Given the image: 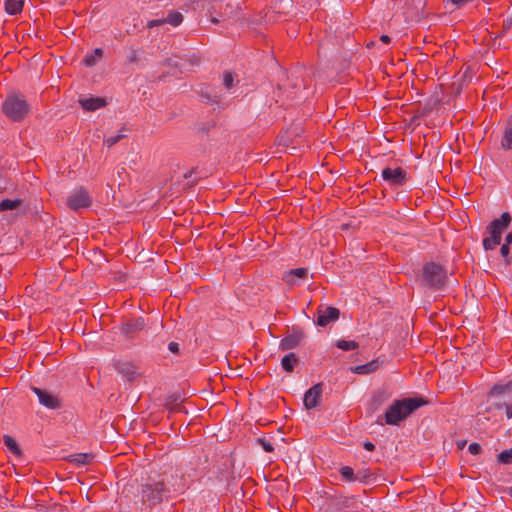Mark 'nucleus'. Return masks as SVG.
Returning a JSON list of instances; mask_svg holds the SVG:
<instances>
[{
    "label": "nucleus",
    "mask_w": 512,
    "mask_h": 512,
    "mask_svg": "<svg viewBox=\"0 0 512 512\" xmlns=\"http://www.w3.org/2000/svg\"><path fill=\"white\" fill-rule=\"evenodd\" d=\"M364 448L367 450V451H373L375 449V445L371 442H366L364 444Z\"/></svg>",
    "instance_id": "a19ab883"
},
{
    "label": "nucleus",
    "mask_w": 512,
    "mask_h": 512,
    "mask_svg": "<svg viewBox=\"0 0 512 512\" xmlns=\"http://www.w3.org/2000/svg\"><path fill=\"white\" fill-rule=\"evenodd\" d=\"M102 56L103 50L101 48H96L93 53L85 56L84 62L87 66H93L102 58Z\"/></svg>",
    "instance_id": "b1692460"
},
{
    "label": "nucleus",
    "mask_w": 512,
    "mask_h": 512,
    "mask_svg": "<svg viewBox=\"0 0 512 512\" xmlns=\"http://www.w3.org/2000/svg\"><path fill=\"white\" fill-rule=\"evenodd\" d=\"M468 450L471 454L477 455L481 452V446L478 443H471Z\"/></svg>",
    "instance_id": "c9c22d12"
},
{
    "label": "nucleus",
    "mask_w": 512,
    "mask_h": 512,
    "mask_svg": "<svg viewBox=\"0 0 512 512\" xmlns=\"http://www.w3.org/2000/svg\"><path fill=\"white\" fill-rule=\"evenodd\" d=\"M93 459L92 454L88 453H77L68 457L69 462L76 464L77 466H84L89 464Z\"/></svg>",
    "instance_id": "aec40b11"
},
{
    "label": "nucleus",
    "mask_w": 512,
    "mask_h": 512,
    "mask_svg": "<svg viewBox=\"0 0 512 512\" xmlns=\"http://www.w3.org/2000/svg\"><path fill=\"white\" fill-rule=\"evenodd\" d=\"M117 371L125 377L128 381H135L140 373L138 372V368L130 363V362H121L116 365Z\"/></svg>",
    "instance_id": "f8f14e48"
},
{
    "label": "nucleus",
    "mask_w": 512,
    "mask_h": 512,
    "mask_svg": "<svg viewBox=\"0 0 512 512\" xmlns=\"http://www.w3.org/2000/svg\"><path fill=\"white\" fill-rule=\"evenodd\" d=\"M509 388L508 385H495L493 386V388L491 389V394L492 395H500L502 393H504L507 389Z\"/></svg>",
    "instance_id": "f704fd0d"
},
{
    "label": "nucleus",
    "mask_w": 512,
    "mask_h": 512,
    "mask_svg": "<svg viewBox=\"0 0 512 512\" xmlns=\"http://www.w3.org/2000/svg\"><path fill=\"white\" fill-rule=\"evenodd\" d=\"M323 393V384L317 383L305 392L304 405L306 409H314L318 406Z\"/></svg>",
    "instance_id": "1a4fd4ad"
},
{
    "label": "nucleus",
    "mask_w": 512,
    "mask_h": 512,
    "mask_svg": "<svg viewBox=\"0 0 512 512\" xmlns=\"http://www.w3.org/2000/svg\"><path fill=\"white\" fill-rule=\"evenodd\" d=\"M380 41H382L384 44H389L391 41V38L388 35H382L380 37Z\"/></svg>",
    "instance_id": "79ce46f5"
},
{
    "label": "nucleus",
    "mask_w": 512,
    "mask_h": 512,
    "mask_svg": "<svg viewBox=\"0 0 512 512\" xmlns=\"http://www.w3.org/2000/svg\"><path fill=\"white\" fill-rule=\"evenodd\" d=\"M1 108L3 114L13 122L24 120L30 112V105L24 96L16 93L8 94Z\"/></svg>",
    "instance_id": "f03ea898"
},
{
    "label": "nucleus",
    "mask_w": 512,
    "mask_h": 512,
    "mask_svg": "<svg viewBox=\"0 0 512 512\" xmlns=\"http://www.w3.org/2000/svg\"><path fill=\"white\" fill-rule=\"evenodd\" d=\"M308 275V270L306 268H296L287 272L283 280L289 285H298L297 279H305Z\"/></svg>",
    "instance_id": "4468645a"
},
{
    "label": "nucleus",
    "mask_w": 512,
    "mask_h": 512,
    "mask_svg": "<svg viewBox=\"0 0 512 512\" xmlns=\"http://www.w3.org/2000/svg\"><path fill=\"white\" fill-rule=\"evenodd\" d=\"M32 391L38 396L40 404L46 408L59 409L62 406L61 400L54 394L38 387H32Z\"/></svg>",
    "instance_id": "6e6552de"
},
{
    "label": "nucleus",
    "mask_w": 512,
    "mask_h": 512,
    "mask_svg": "<svg viewBox=\"0 0 512 512\" xmlns=\"http://www.w3.org/2000/svg\"><path fill=\"white\" fill-rule=\"evenodd\" d=\"M169 490L166 488L163 482H154L146 484L142 488V499L143 501H152L154 503L162 500Z\"/></svg>",
    "instance_id": "20e7f679"
},
{
    "label": "nucleus",
    "mask_w": 512,
    "mask_h": 512,
    "mask_svg": "<svg viewBox=\"0 0 512 512\" xmlns=\"http://www.w3.org/2000/svg\"><path fill=\"white\" fill-rule=\"evenodd\" d=\"M336 346L337 348L343 351H350L357 349L359 347V344L354 340L341 339L336 342Z\"/></svg>",
    "instance_id": "bb28decb"
},
{
    "label": "nucleus",
    "mask_w": 512,
    "mask_h": 512,
    "mask_svg": "<svg viewBox=\"0 0 512 512\" xmlns=\"http://www.w3.org/2000/svg\"><path fill=\"white\" fill-rule=\"evenodd\" d=\"M509 245L503 244L500 249L501 255L506 258L509 255Z\"/></svg>",
    "instance_id": "4c0bfd02"
},
{
    "label": "nucleus",
    "mask_w": 512,
    "mask_h": 512,
    "mask_svg": "<svg viewBox=\"0 0 512 512\" xmlns=\"http://www.w3.org/2000/svg\"><path fill=\"white\" fill-rule=\"evenodd\" d=\"M24 6V0H6L5 11L10 15L19 14Z\"/></svg>",
    "instance_id": "412c9836"
},
{
    "label": "nucleus",
    "mask_w": 512,
    "mask_h": 512,
    "mask_svg": "<svg viewBox=\"0 0 512 512\" xmlns=\"http://www.w3.org/2000/svg\"><path fill=\"white\" fill-rule=\"evenodd\" d=\"M506 416L508 419L512 418V402L506 405Z\"/></svg>",
    "instance_id": "ea45409f"
},
{
    "label": "nucleus",
    "mask_w": 512,
    "mask_h": 512,
    "mask_svg": "<svg viewBox=\"0 0 512 512\" xmlns=\"http://www.w3.org/2000/svg\"><path fill=\"white\" fill-rule=\"evenodd\" d=\"M299 359L295 353H289L285 355L281 360V366L284 371L291 373L295 366L298 364Z\"/></svg>",
    "instance_id": "dca6fc26"
},
{
    "label": "nucleus",
    "mask_w": 512,
    "mask_h": 512,
    "mask_svg": "<svg viewBox=\"0 0 512 512\" xmlns=\"http://www.w3.org/2000/svg\"><path fill=\"white\" fill-rule=\"evenodd\" d=\"M67 206L72 210L87 208L91 205V197L83 188L74 190L67 198Z\"/></svg>",
    "instance_id": "423d86ee"
},
{
    "label": "nucleus",
    "mask_w": 512,
    "mask_h": 512,
    "mask_svg": "<svg viewBox=\"0 0 512 512\" xmlns=\"http://www.w3.org/2000/svg\"><path fill=\"white\" fill-rule=\"evenodd\" d=\"M378 368H379L378 360H372L369 363L353 367V368H351V370L353 373L363 375V374H369L371 372H374Z\"/></svg>",
    "instance_id": "f3484780"
},
{
    "label": "nucleus",
    "mask_w": 512,
    "mask_h": 512,
    "mask_svg": "<svg viewBox=\"0 0 512 512\" xmlns=\"http://www.w3.org/2000/svg\"><path fill=\"white\" fill-rule=\"evenodd\" d=\"M165 23H169L172 26H178L183 21V16L177 11H171L166 18Z\"/></svg>",
    "instance_id": "cd10ccee"
},
{
    "label": "nucleus",
    "mask_w": 512,
    "mask_h": 512,
    "mask_svg": "<svg viewBox=\"0 0 512 512\" xmlns=\"http://www.w3.org/2000/svg\"><path fill=\"white\" fill-rule=\"evenodd\" d=\"M123 137H124V135H122V134L110 136L104 140V144H106L108 147H112L113 145L118 143Z\"/></svg>",
    "instance_id": "473e14b6"
},
{
    "label": "nucleus",
    "mask_w": 512,
    "mask_h": 512,
    "mask_svg": "<svg viewBox=\"0 0 512 512\" xmlns=\"http://www.w3.org/2000/svg\"><path fill=\"white\" fill-rule=\"evenodd\" d=\"M181 403H182V399H181L180 395H178V394H173V395H171V396L167 399L166 407H167V409H169L171 412H176V411H179L180 406H181Z\"/></svg>",
    "instance_id": "5701e85b"
},
{
    "label": "nucleus",
    "mask_w": 512,
    "mask_h": 512,
    "mask_svg": "<svg viewBox=\"0 0 512 512\" xmlns=\"http://www.w3.org/2000/svg\"><path fill=\"white\" fill-rule=\"evenodd\" d=\"M382 178L389 183L390 186H403L409 179L407 172L401 167H386L382 170Z\"/></svg>",
    "instance_id": "39448f33"
},
{
    "label": "nucleus",
    "mask_w": 512,
    "mask_h": 512,
    "mask_svg": "<svg viewBox=\"0 0 512 512\" xmlns=\"http://www.w3.org/2000/svg\"><path fill=\"white\" fill-rule=\"evenodd\" d=\"M144 326H145L144 319L140 317V318L128 320L121 326L120 329H121V333L126 338L131 339V338H134L138 332L143 330Z\"/></svg>",
    "instance_id": "9b49d317"
},
{
    "label": "nucleus",
    "mask_w": 512,
    "mask_h": 512,
    "mask_svg": "<svg viewBox=\"0 0 512 512\" xmlns=\"http://www.w3.org/2000/svg\"><path fill=\"white\" fill-rule=\"evenodd\" d=\"M212 22L217 23V19H216V18H213V19H212Z\"/></svg>",
    "instance_id": "49530a36"
},
{
    "label": "nucleus",
    "mask_w": 512,
    "mask_h": 512,
    "mask_svg": "<svg viewBox=\"0 0 512 512\" xmlns=\"http://www.w3.org/2000/svg\"><path fill=\"white\" fill-rule=\"evenodd\" d=\"M79 103L84 110L89 112L96 111L107 105L106 99L102 97L80 98Z\"/></svg>",
    "instance_id": "ddd939ff"
},
{
    "label": "nucleus",
    "mask_w": 512,
    "mask_h": 512,
    "mask_svg": "<svg viewBox=\"0 0 512 512\" xmlns=\"http://www.w3.org/2000/svg\"><path fill=\"white\" fill-rule=\"evenodd\" d=\"M389 398V395L385 391H377L371 399V409L373 411L379 409Z\"/></svg>",
    "instance_id": "4be33fe9"
},
{
    "label": "nucleus",
    "mask_w": 512,
    "mask_h": 512,
    "mask_svg": "<svg viewBox=\"0 0 512 512\" xmlns=\"http://www.w3.org/2000/svg\"><path fill=\"white\" fill-rule=\"evenodd\" d=\"M355 478L356 482L358 481L365 484L376 480L375 473H373L369 468H362L357 470V472H355Z\"/></svg>",
    "instance_id": "a211bd4d"
},
{
    "label": "nucleus",
    "mask_w": 512,
    "mask_h": 512,
    "mask_svg": "<svg viewBox=\"0 0 512 512\" xmlns=\"http://www.w3.org/2000/svg\"><path fill=\"white\" fill-rule=\"evenodd\" d=\"M223 83H224V86L227 89H230V88L233 87V85H234V77H233L232 73L225 72L224 78H223Z\"/></svg>",
    "instance_id": "72a5a7b5"
},
{
    "label": "nucleus",
    "mask_w": 512,
    "mask_h": 512,
    "mask_svg": "<svg viewBox=\"0 0 512 512\" xmlns=\"http://www.w3.org/2000/svg\"><path fill=\"white\" fill-rule=\"evenodd\" d=\"M509 494L512 496V487L509 489Z\"/></svg>",
    "instance_id": "a18cd8bd"
},
{
    "label": "nucleus",
    "mask_w": 512,
    "mask_h": 512,
    "mask_svg": "<svg viewBox=\"0 0 512 512\" xmlns=\"http://www.w3.org/2000/svg\"><path fill=\"white\" fill-rule=\"evenodd\" d=\"M257 443L263 448L264 451L266 452H273L274 451V446L271 442L270 439H267L265 437L263 438H258L257 439Z\"/></svg>",
    "instance_id": "c756f323"
},
{
    "label": "nucleus",
    "mask_w": 512,
    "mask_h": 512,
    "mask_svg": "<svg viewBox=\"0 0 512 512\" xmlns=\"http://www.w3.org/2000/svg\"><path fill=\"white\" fill-rule=\"evenodd\" d=\"M317 325L321 327H325L328 324L335 322L339 319L340 311L335 307H326V308H318L317 311Z\"/></svg>",
    "instance_id": "9d476101"
},
{
    "label": "nucleus",
    "mask_w": 512,
    "mask_h": 512,
    "mask_svg": "<svg viewBox=\"0 0 512 512\" xmlns=\"http://www.w3.org/2000/svg\"><path fill=\"white\" fill-rule=\"evenodd\" d=\"M3 440L4 444L9 448V450H11L14 454H20V449L12 437L5 435Z\"/></svg>",
    "instance_id": "c85d7f7f"
},
{
    "label": "nucleus",
    "mask_w": 512,
    "mask_h": 512,
    "mask_svg": "<svg viewBox=\"0 0 512 512\" xmlns=\"http://www.w3.org/2000/svg\"><path fill=\"white\" fill-rule=\"evenodd\" d=\"M505 241H506V243H505V244H507V245L512 244V232H509V233L506 235V237H505Z\"/></svg>",
    "instance_id": "37998d69"
},
{
    "label": "nucleus",
    "mask_w": 512,
    "mask_h": 512,
    "mask_svg": "<svg viewBox=\"0 0 512 512\" xmlns=\"http://www.w3.org/2000/svg\"><path fill=\"white\" fill-rule=\"evenodd\" d=\"M168 348L171 352L176 353L179 350V345L176 342H170Z\"/></svg>",
    "instance_id": "58836bf2"
},
{
    "label": "nucleus",
    "mask_w": 512,
    "mask_h": 512,
    "mask_svg": "<svg viewBox=\"0 0 512 512\" xmlns=\"http://www.w3.org/2000/svg\"><path fill=\"white\" fill-rule=\"evenodd\" d=\"M446 280L447 273L441 265L430 262L423 266V281L426 286L440 289Z\"/></svg>",
    "instance_id": "7ed1b4c3"
},
{
    "label": "nucleus",
    "mask_w": 512,
    "mask_h": 512,
    "mask_svg": "<svg viewBox=\"0 0 512 512\" xmlns=\"http://www.w3.org/2000/svg\"><path fill=\"white\" fill-rule=\"evenodd\" d=\"M511 216L509 213H503L500 218L495 219L489 226L491 237L500 243L503 231L509 226Z\"/></svg>",
    "instance_id": "0eeeda50"
},
{
    "label": "nucleus",
    "mask_w": 512,
    "mask_h": 512,
    "mask_svg": "<svg viewBox=\"0 0 512 512\" xmlns=\"http://www.w3.org/2000/svg\"><path fill=\"white\" fill-rule=\"evenodd\" d=\"M164 23H165L164 18L163 19L150 20L147 23V27L151 29L153 27L160 26V25H162Z\"/></svg>",
    "instance_id": "e433bc0d"
},
{
    "label": "nucleus",
    "mask_w": 512,
    "mask_h": 512,
    "mask_svg": "<svg viewBox=\"0 0 512 512\" xmlns=\"http://www.w3.org/2000/svg\"><path fill=\"white\" fill-rule=\"evenodd\" d=\"M377 423L383 424V422L381 421V417L378 418Z\"/></svg>",
    "instance_id": "c03bdc74"
},
{
    "label": "nucleus",
    "mask_w": 512,
    "mask_h": 512,
    "mask_svg": "<svg viewBox=\"0 0 512 512\" xmlns=\"http://www.w3.org/2000/svg\"><path fill=\"white\" fill-rule=\"evenodd\" d=\"M500 243L494 240L491 236L483 239V247L485 250H492Z\"/></svg>",
    "instance_id": "2f4dec72"
},
{
    "label": "nucleus",
    "mask_w": 512,
    "mask_h": 512,
    "mask_svg": "<svg viewBox=\"0 0 512 512\" xmlns=\"http://www.w3.org/2000/svg\"><path fill=\"white\" fill-rule=\"evenodd\" d=\"M339 473L342 479L346 482H356L355 472L350 466H342L339 469Z\"/></svg>",
    "instance_id": "a878e982"
},
{
    "label": "nucleus",
    "mask_w": 512,
    "mask_h": 512,
    "mask_svg": "<svg viewBox=\"0 0 512 512\" xmlns=\"http://www.w3.org/2000/svg\"><path fill=\"white\" fill-rule=\"evenodd\" d=\"M301 338V334L296 333L284 337L280 342V349L285 351L297 347L301 341Z\"/></svg>",
    "instance_id": "2eb2a0df"
},
{
    "label": "nucleus",
    "mask_w": 512,
    "mask_h": 512,
    "mask_svg": "<svg viewBox=\"0 0 512 512\" xmlns=\"http://www.w3.org/2000/svg\"><path fill=\"white\" fill-rule=\"evenodd\" d=\"M498 461L503 463V464H510V463H512V448L501 452L498 455Z\"/></svg>",
    "instance_id": "7c9ffc66"
},
{
    "label": "nucleus",
    "mask_w": 512,
    "mask_h": 512,
    "mask_svg": "<svg viewBox=\"0 0 512 512\" xmlns=\"http://www.w3.org/2000/svg\"><path fill=\"white\" fill-rule=\"evenodd\" d=\"M501 145L504 149L511 150L512 149V115L507 121L506 128L504 130V135L501 141Z\"/></svg>",
    "instance_id": "6ab92c4d"
},
{
    "label": "nucleus",
    "mask_w": 512,
    "mask_h": 512,
    "mask_svg": "<svg viewBox=\"0 0 512 512\" xmlns=\"http://www.w3.org/2000/svg\"><path fill=\"white\" fill-rule=\"evenodd\" d=\"M22 204V201L20 199H5L0 203V211H8V210H14L19 208V206Z\"/></svg>",
    "instance_id": "393cba45"
},
{
    "label": "nucleus",
    "mask_w": 512,
    "mask_h": 512,
    "mask_svg": "<svg viewBox=\"0 0 512 512\" xmlns=\"http://www.w3.org/2000/svg\"><path fill=\"white\" fill-rule=\"evenodd\" d=\"M427 404L423 397L395 400L387 409L384 418L388 425H398L418 408Z\"/></svg>",
    "instance_id": "f257e3e1"
}]
</instances>
